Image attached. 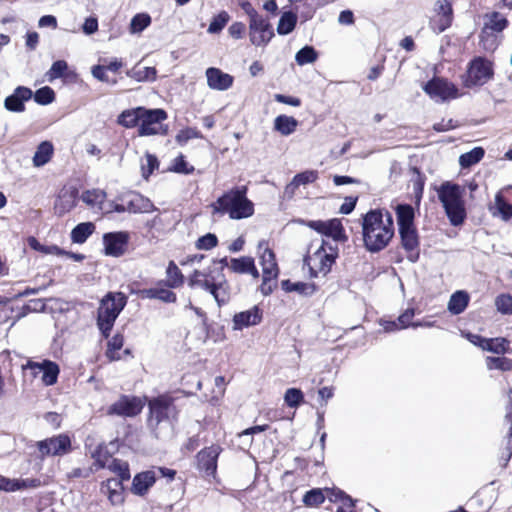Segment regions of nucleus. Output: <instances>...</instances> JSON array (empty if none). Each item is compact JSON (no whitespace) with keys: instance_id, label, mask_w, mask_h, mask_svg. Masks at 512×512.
<instances>
[{"instance_id":"obj_1","label":"nucleus","mask_w":512,"mask_h":512,"mask_svg":"<svg viewBox=\"0 0 512 512\" xmlns=\"http://www.w3.org/2000/svg\"><path fill=\"white\" fill-rule=\"evenodd\" d=\"M365 248L372 253L383 250L394 236L393 217L389 212L370 210L362 218Z\"/></svg>"},{"instance_id":"obj_2","label":"nucleus","mask_w":512,"mask_h":512,"mask_svg":"<svg viewBox=\"0 0 512 512\" xmlns=\"http://www.w3.org/2000/svg\"><path fill=\"white\" fill-rule=\"evenodd\" d=\"M216 262L214 260V263ZM218 262L221 264V268L217 272L211 267L203 271L194 270L188 278V286L192 289L201 288L209 292L218 306L221 307L229 302L231 296L230 285L223 274V268L230 267V262L228 263L227 257L220 259Z\"/></svg>"},{"instance_id":"obj_3","label":"nucleus","mask_w":512,"mask_h":512,"mask_svg":"<svg viewBox=\"0 0 512 512\" xmlns=\"http://www.w3.org/2000/svg\"><path fill=\"white\" fill-rule=\"evenodd\" d=\"M247 186H236L218 197L211 204L213 214H228L233 220L249 218L254 214V204L247 198Z\"/></svg>"},{"instance_id":"obj_4","label":"nucleus","mask_w":512,"mask_h":512,"mask_svg":"<svg viewBox=\"0 0 512 512\" xmlns=\"http://www.w3.org/2000/svg\"><path fill=\"white\" fill-rule=\"evenodd\" d=\"M436 192L451 225H461L466 218L463 188L456 183L445 181L436 189Z\"/></svg>"},{"instance_id":"obj_5","label":"nucleus","mask_w":512,"mask_h":512,"mask_svg":"<svg viewBox=\"0 0 512 512\" xmlns=\"http://www.w3.org/2000/svg\"><path fill=\"white\" fill-rule=\"evenodd\" d=\"M148 407V427L159 438L162 435V428H170L172 419L177 416L174 400L167 394L159 395L149 400Z\"/></svg>"},{"instance_id":"obj_6","label":"nucleus","mask_w":512,"mask_h":512,"mask_svg":"<svg viewBox=\"0 0 512 512\" xmlns=\"http://www.w3.org/2000/svg\"><path fill=\"white\" fill-rule=\"evenodd\" d=\"M127 304L125 294L108 293L100 303L97 313V326L105 338H108L120 312Z\"/></svg>"},{"instance_id":"obj_7","label":"nucleus","mask_w":512,"mask_h":512,"mask_svg":"<svg viewBox=\"0 0 512 512\" xmlns=\"http://www.w3.org/2000/svg\"><path fill=\"white\" fill-rule=\"evenodd\" d=\"M338 256L337 246H332L322 242L321 246L307 258L305 263L309 267L312 277H317L319 274L326 275L334 264Z\"/></svg>"},{"instance_id":"obj_8","label":"nucleus","mask_w":512,"mask_h":512,"mask_svg":"<svg viewBox=\"0 0 512 512\" xmlns=\"http://www.w3.org/2000/svg\"><path fill=\"white\" fill-rule=\"evenodd\" d=\"M493 75L492 62L483 57H476L468 65L463 84L466 88L483 86L493 78Z\"/></svg>"},{"instance_id":"obj_9","label":"nucleus","mask_w":512,"mask_h":512,"mask_svg":"<svg viewBox=\"0 0 512 512\" xmlns=\"http://www.w3.org/2000/svg\"><path fill=\"white\" fill-rule=\"evenodd\" d=\"M167 117V112L161 108L147 109L143 107L141 122L138 127V135H166L168 129L164 127L163 121H165Z\"/></svg>"},{"instance_id":"obj_10","label":"nucleus","mask_w":512,"mask_h":512,"mask_svg":"<svg viewBox=\"0 0 512 512\" xmlns=\"http://www.w3.org/2000/svg\"><path fill=\"white\" fill-rule=\"evenodd\" d=\"M38 458L64 456L71 451V439L66 434H58L36 442Z\"/></svg>"},{"instance_id":"obj_11","label":"nucleus","mask_w":512,"mask_h":512,"mask_svg":"<svg viewBox=\"0 0 512 512\" xmlns=\"http://www.w3.org/2000/svg\"><path fill=\"white\" fill-rule=\"evenodd\" d=\"M423 90L436 101H446L458 97L457 87L446 79L434 77L423 86Z\"/></svg>"},{"instance_id":"obj_12","label":"nucleus","mask_w":512,"mask_h":512,"mask_svg":"<svg viewBox=\"0 0 512 512\" xmlns=\"http://www.w3.org/2000/svg\"><path fill=\"white\" fill-rule=\"evenodd\" d=\"M22 370L31 371L34 377L38 374H42L41 379L46 386L54 385L57 382L60 372L59 366L50 360H43L42 362L28 360L22 365Z\"/></svg>"},{"instance_id":"obj_13","label":"nucleus","mask_w":512,"mask_h":512,"mask_svg":"<svg viewBox=\"0 0 512 512\" xmlns=\"http://www.w3.org/2000/svg\"><path fill=\"white\" fill-rule=\"evenodd\" d=\"M434 11L436 15L430 21V27L435 33L440 34L452 25L454 19L451 0H437Z\"/></svg>"},{"instance_id":"obj_14","label":"nucleus","mask_w":512,"mask_h":512,"mask_svg":"<svg viewBox=\"0 0 512 512\" xmlns=\"http://www.w3.org/2000/svg\"><path fill=\"white\" fill-rule=\"evenodd\" d=\"M250 41L255 46H265L274 36V31L269 21L260 16L249 21Z\"/></svg>"},{"instance_id":"obj_15","label":"nucleus","mask_w":512,"mask_h":512,"mask_svg":"<svg viewBox=\"0 0 512 512\" xmlns=\"http://www.w3.org/2000/svg\"><path fill=\"white\" fill-rule=\"evenodd\" d=\"M129 233L126 231L109 232L103 235L104 253L107 256L120 257L127 248Z\"/></svg>"},{"instance_id":"obj_16","label":"nucleus","mask_w":512,"mask_h":512,"mask_svg":"<svg viewBox=\"0 0 512 512\" xmlns=\"http://www.w3.org/2000/svg\"><path fill=\"white\" fill-rule=\"evenodd\" d=\"M143 408L142 402L137 397L122 396L108 408L109 415L133 417L138 415Z\"/></svg>"},{"instance_id":"obj_17","label":"nucleus","mask_w":512,"mask_h":512,"mask_svg":"<svg viewBox=\"0 0 512 512\" xmlns=\"http://www.w3.org/2000/svg\"><path fill=\"white\" fill-rule=\"evenodd\" d=\"M222 448L219 445H211L202 449L197 454V467L207 476H213L217 469V459Z\"/></svg>"},{"instance_id":"obj_18","label":"nucleus","mask_w":512,"mask_h":512,"mask_svg":"<svg viewBox=\"0 0 512 512\" xmlns=\"http://www.w3.org/2000/svg\"><path fill=\"white\" fill-rule=\"evenodd\" d=\"M33 96V91L25 86H18L13 93L4 100V107L10 112L21 113L25 111V102Z\"/></svg>"},{"instance_id":"obj_19","label":"nucleus","mask_w":512,"mask_h":512,"mask_svg":"<svg viewBox=\"0 0 512 512\" xmlns=\"http://www.w3.org/2000/svg\"><path fill=\"white\" fill-rule=\"evenodd\" d=\"M207 85L210 89L217 91H226L232 87L234 77L223 72L219 68L209 67L206 72Z\"/></svg>"},{"instance_id":"obj_20","label":"nucleus","mask_w":512,"mask_h":512,"mask_svg":"<svg viewBox=\"0 0 512 512\" xmlns=\"http://www.w3.org/2000/svg\"><path fill=\"white\" fill-rule=\"evenodd\" d=\"M402 247L409 252L408 259L416 262L419 257V237L415 227L399 228Z\"/></svg>"},{"instance_id":"obj_21","label":"nucleus","mask_w":512,"mask_h":512,"mask_svg":"<svg viewBox=\"0 0 512 512\" xmlns=\"http://www.w3.org/2000/svg\"><path fill=\"white\" fill-rule=\"evenodd\" d=\"M262 320V311L258 306L236 313L233 316V330H242L244 328L257 325Z\"/></svg>"},{"instance_id":"obj_22","label":"nucleus","mask_w":512,"mask_h":512,"mask_svg":"<svg viewBox=\"0 0 512 512\" xmlns=\"http://www.w3.org/2000/svg\"><path fill=\"white\" fill-rule=\"evenodd\" d=\"M258 248L260 251L262 250V254L260 256V264L262 266L265 279H276L279 269L276 263L274 252L267 247L265 242H260Z\"/></svg>"},{"instance_id":"obj_23","label":"nucleus","mask_w":512,"mask_h":512,"mask_svg":"<svg viewBox=\"0 0 512 512\" xmlns=\"http://www.w3.org/2000/svg\"><path fill=\"white\" fill-rule=\"evenodd\" d=\"M123 201L129 213H150L157 210L150 199L139 193H131L127 195Z\"/></svg>"},{"instance_id":"obj_24","label":"nucleus","mask_w":512,"mask_h":512,"mask_svg":"<svg viewBox=\"0 0 512 512\" xmlns=\"http://www.w3.org/2000/svg\"><path fill=\"white\" fill-rule=\"evenodd\" d=\"M41 486V480L38 478L9 479L0 477V490L6 492H15L18 490L34 489Z\"/></svg>"},{"instance_id":"obj_25","label":"nucleus","mask_w":512,"mask_h":512,"mask_svg":"<svg viewBox=\"0 0 512 512\" xmlns=\"http://www.w3.org/2000/svg\"><path fill=\"white\" fill-rule=\"evenodd\" d=\"M123 482L124 480H118L116 478L107 479L101 485V492L107 495L112 505L121 504L123 498Z\"/></svg>"},{"instance_id":"obj_26","label":"nucleus","mask_w":512,"mask_h":512,"mask_svg":"<svg viewBox=\"0 0 512 512\" xmlns=\"http://www.w3.org/2000/svg\"><path fill=\"white\" fill-rule=\"evenodd\" d=\"M484 26L482 29V33H487L488 31L501 33L503 32L509 25V21L506 16L502 15L500 12L493 11L490 13H486L484 15Z\"/></svg>"},{"instance_id":"obj_27","label":"nucleus","mask_w":512,"mask_h":512,"mask_svg":"<svg viewBox=\"0 0 512 512\" xmlns=\"http://www.w3.org/2000/svg\"><path fill=\"white\" fill-rule=\"evenodd\" d=\"M156 481V471L147 470L135 475L132 483V492L136 495H144Z\"/></svg>"},{"instance_id":"obj_28","label":"nucleus","mask_w":512,"mask_h":512,"mask_svg":"<svg viewBox=\"0 0 512 512\" xmlns=\"http://www.w3.org/2000/svg\"><path fill=\"white\" fill-rule=\"evenodd\" d=\"M77 194L78 192L75 189L63 190L55 202V213L62 216L71 211L76 205Z\"/></svg>"},{"instance_id":"obj_29","label":"nucleus","mask_w":512,"mask_h":512,"mask_svg":"<svg viewBox=\"0 0 512 512\" xmlns=\"http://www.w3.org/2000/svg\"><path fill=\"white\" fill-rule=\"evenodd\" d=\"M138 295L142 299H157L164 303H175L177 300L173 291L162 287L142 289L138 291Z\"/></svg>"},{"instance_id":"obj_30","label":"nucleus","mask_w":512,"mask_h":512,"mask_svg":"<svg viewBox=\"0 0 512 512\" xmlns=\"http://www.w3.org/2000/svg\"><path fill=\"white\" fill-rule=\"evenodd\" d=\"M230 269L239 274H251L254 278L259 277V272L252 257L243 256L230 260Z\"/></svg>"},{"instance_id":"obj_31","label":"nucleus","mask_w":512,"mask_h":512,"mask_svg":"<svg viewBox=\"0 0 512 512\" xmlns=\"http://www.w3.org/2000/svg\"><path fill=\"white\" fill-rule=\"evenodd\" d=\"M327 498L331 502L340 503L336 512H353L354 501L350 496L346 495L343 491L339 489H328Z\"/></svg>"},{"instance_id":"obj_32","label":"nucleus","mask_w":512,"mask_h":512,"mask_svg":"<svg viewBox=\"0 0 512 512\" xmlns=\"http://www.w3.org/2000/svg\"><path fill=\"white\" fill-rule=\"evenodd\" d=\"M395 211L399 228L415 227V212L410 204H398Z\"/></svg>"},{"instance_id":"obj_33","label":"nucleus","mask_w":512,"mask_h":512,"mask_svg":"<svg viewBox=\"0 0 512 512\" xmlns=\"http://www.w3.org/2000/svg\"><path fill=\"white\" fill-rule=\"evenodd\" d=\"M142 113L143 107L124 110L118 116L117 122L125 128H134L140 125Z\"/></svg>"},{"instance_id":"obj_34","label":"nucleus","mask_w":512,"mask_h":512,"mask_svg":"<svg viewBox=\"0 0 512 512\" xmlns=\"http://www.w3.org/2000/svg\"><path fill=\"white\" fill-rule=\"evenodd\" d=\"M54 147L50 141L41 142L33 156V165L35 167H42L47 164L53 155Z\"/></svg>"},{"instance_id":"obj_35","label":"nucleus","mask_w":512,"mask_h":512,"mask_svg":"<svg viewBox=\"0 0 512 512\" xmlns=\"http://www.w3.org/2000/svg\"><path fill=\"white\" fill-rule=\"evenodd\" d=\"M298 121L287 115H279L274 120V129L283 136H289L295 132Z\"/></svg>"},{"instance_id":"obj_36","label":"nucleus","mask_w":512,"mask_h":512,"mask_svg":"<svg viewBox=\"0 0 512 512\" xmlns=\"http://www.w3.org/2000/svg\"><path fill=\"white\" fill-rule=\"evenodd\" d=\"M469 303V295L465 291H456L450 297L448 302V310L453 315L462 313Z\"/></svg>"},{"instance_id":"obj_37","label":"nucleus","mask_w":512,"mask_h":512,"mask_svg":"<svg viewBox=\"0 0 512 512\" xmlns=\"http://www.w3.org/2000/svg\"><path fill=\"white\" fill-rule=\"evenodd\" d=\"M318 178V172L315 170H307L302 173H298L294 176L293 180L290 184L286 186V193H294V190L298 188L300 185H306L309 183H313Z\"/></svg>"},{"instance_id":"obj_38","label":"nucleus","mask_w":512,"mask_h":512,"mask_svg":"<svg viewBox=\"0 0 512 512\" xmlns=\"http://www.w3.org/2000/svg\"><path fill=\"white\" fill-rule=\"evenodd\" d=\"M282 289L286 292H297L303 296H311L316 291V286L313 283L307 282H291L290 280L282 281Z\"/></svg>"},{"instance_id":"obj_39","label":"nucleus","mask_w":512,"mask_h":512,"mask_svg":"<svg viewBox=\"0 0 512 512\" xmlns=\"http://www.w3.org/2000/svg\"><path fill=\"white\" fill-rule=\"evenodd\" d=\"M106 199V192L101 189L86 190L81 195V200L91 208L98 207L103 209L102 205Z\"/></svg>"},{"instance_id":"obj_40","label":"nucleus","mask_w":512,"mask_h":512,"mask_svg":"<svg viewBox=\"0 0 512 512\" xmlns=\"http://www.w3.org/2000/svg\"><path fill=\"white\" fill-rule=\"evenodd\" d=\"M95 225L92 222H83L76 225L71 231L73 243L82 244L94 232Z\"/></svg>"},{"instance_id":"obj_41","label":"nucleus","mask_w":512,"mask_h":512,"mask_svg":"<svg viewBox=\"0 0 512 512\" xmlns=\"http://www.w3.org/2000/svg\"><path fill=\"white\" fill-rule=\"evenodd\" d=\"M325 236L331 237L335 242L345 241L347 239L342 223L339 219L326 221Z\"/></svg>"},{"instance_id":"obj_42","label":"nucleus","mask_w":512,"mask_h":512,"mask_svg":"<svg viewBox=\"0 0 512 512\" xmlns=\"http://www.w3.org/2000/svg\"><path fill=\"white\" fill-rule=\"evenodd\" d=\"M91 457L94 459L93 467L95 470L105 468L108 464L111 456L107 449V446L103 443L99 444L92 452Z\"/></svg>"},{"instance_id":"obj_43","label":"nucleus","mask_w":512,"mask_h":512,"mask_svg":"<svg viewBox=\"0 0 512 512\" xmlns=\"http://www.w3.org/2000/svg\"><path fill=\"white\" fill-rule=\"evenodd\" d=\"M167 280L165 285L169 288L180 287L184 282V276L174 261H170L166 270Z\"/></svg>"},{"instance_id":"obj_44","label":"nucleus","mask_w":512,"mask_h":512,"mask_svg":"<svg viewBox=\"0 0 512 512\" xmlns=\"http://www.w3.org/2000/svg\"><path fill=\"white\" fill-rule=\"evenodd\" d=\"M485 151L482 147H475L469 152H466L459 157V164L462 168H469L484 157Z\"/></svg>"},{"instance_id":"obj_45","label":"nucleus","mask_w":512,"mask_h":512,"mask_svg":"<svg viewBox=\"0 0 512 512\" xmlns=\"http://www.w3.org/2000/svg\"><path fill=\"white\" fill-rule=\"evenodd\" d=\"M297 23V17L292 12H284L279 19L277 32L280 35H287L291 33Z\"/></svg>"},{"instance_id":"obj_46","label":"nucleus","mask_w":512,"mask_h":512,"mask_svg":"<svg viewBox=\"0 0 512 512\" xmlns=\"http://www.w3.org/2000/svg\"><path fill=\"white\" fill-rule=\"evenodd\" d=\"M484 348L483 350L495 353L505 354L508 349L509 341L506 338H487L486 341H482Z\"/></svg>"},{"instance_id":"obj_47","label":"nucleus","mask_w":512,"mask_h":512,"mask_svg":"<svg viewBox=\"0 0 512 512\" xmlns=\"http://www.w3.org/2000/svg\"><path fill=\"white\" fill-rule=\"evenodd\" d=\"M106 467L118 476V480L128 481L130 479L129 465L126 461L111 459Z\"/></svg>"},{"instance_id":"obj_48","label":"nucleus","mask_w":512,"mask_h":512,"mask_svg":"<svg viewBox=\"0 0 512 512\" xmlns=\"http://www.w3.org/2000/svg\"><path fill=\"white\" fill-rule=\"evenodd\" d=\"M327 490L328 489H325L326 494H324V491L319 488H314L307 491L303 496V503L309 507L322 504L325 498H327Z\"/></svg>"},{"instance_id":"obj_49","label":"nucleus","mask_w":512,"mask_h":512,"mask_svg":"<svg viewBox=\"0 0 512 512\" xmlns=\"http://www.w3.org/2000/svg\"><path fill=\"white\" fill-rule=\"evenodd\" d=\"M27 242H28V245H29V247L31 249H33L35 251H38V252H41V253L46 254V255L47 254H54V255H63L64 254V250H62L58 246H56V245H50V246L43 245L33 236H30L27 239Z\"/></svg>"},{"instance_id":"obj_50","label":"nucleus","mask_w":512,"mask_h":512,"mask_svg":"<svg viewBox=\"0 0 512 512\" xmlns=\"http://www.w3.org/2000/svg\"><path fill=\"white\" fill-rule=\"evenodd\" d=\"M230 20V15L226 11H221L214 16L209 24L207 32L210 34L220 33Z\"/></svg>"},{"instance_id":"obj_51","label":"nucleus","mask_w":512,"mask_h":512,"mask_svg":"<svg viewBox=\"0 0 512 512\" xmlns=\"http://www.w3.org/2000/svg\"><path fill=\"white\" fill-rule=\"evenodd\" d=\"M123 345H124L123 335L115 334L108 342L106 356L112 361L119 360L120 355L118 352L123 347Z\"/></svg>"},{"instance_id":"obj_52","label":"nucleus","mask_w":512,"mask_h":512,"mask_svg":"<svg viewBox=\"0 0 512 512\" xmlns=\"http://www.w3.org/2000/svg\"><path fill=\"white\" fill-rule=\"evenodd\" d=\"M318 54L314 47L312 46H305L301 48L295 56V60L298 65H306L313 63L317 60Z\"/></svg>"},{"instance_id":"obj_53","label":"nucleus","mask_w":512,"mask_h":512,"mask_svg":"<svg viewBox=\"0 0 512 512\" xmlns=\"http://www.w3.org/2000/svg\"><path fill=\"white\" fill-rule=\"evenodd\" d=\"M486 366L489 370L497 369L503 372L512 370V359L506 357H487Z\"/></svg>"},{"instance_id":"obj_54","label":"nucleus","mask_w":512,"mask_h":512,"mask_svg":"<svg viewBox=\"0 0 512 512\" xmlns=\"http://www.w3.org/2000/svg\"><path fill=\"white\" fill-rule=\"evenodd\" d=\"M151 23V17L146 13L136 14L130 22V32L132 34L140 33Z\"/></svg>"},{"instance_id":"obj_55","label":"nucleus","mask_w":512,"mask_h":512,"mask_svg":"<svg viewBox=\"0 0 512 512\" xmlns=\"http://www.w3.org/2000/svg\"><path fill=\"white\" fill-rule=\"evenodd\" d=\"M495 208L504 221H508L512 218V204L505 201L502 192H498L495 196Z\"/></svg>"},{"instance_id":"obj_56","label":"nucleus","mask_w":512,"mask_h":512,"mask_svg":"<svg viewBox=\"0 0 512 512\" xmlns=\"http://www.w3.org/2000/svg\"><path fill=\"white\" fill-rule=\"evenodd\" d=\"M32 98L37 104L40 105H48L52 103L55 99V92L49 86H44L39 88L35 93H33Z\"/></svg>"},{"instance_id":"obj_57","label":"nucleus","mask_w":512,"mask_h":512,"mask_svg":"<svg viewBox=\"0 0 512 512\" xmlns=\"http://www.w3.org/2000/svg\"><path fill=\"white\" fill-rule=\"evenodd\" d=\"M285 403L291 408H297L304 402V394L300 389L289 388L284 395Z\"/></svg>"},{"instance_id":"obj_58","label":"nucleus","mask_w":512,"mask_h":512,"mask_svg":"<svg viewBox=\"0 0 512 512\" xmlns=\"http://www.w3.org/2000/svg\"><path fill=\"white\" fill-rule=\"evenodd\" d=\"M129 75L139 82L154 80L156 78V69L154 67L134 68Z\"/></svg>"},{"instance_id":"obj_59","label":"nucleus","mask_w":512,"mask_h":512,"mask_svg":"<svg viewBox=\"0 0 512 512\" xmlns=\"http://www.w3.org/2000/svg\"><path fill=\"white\" fill-rule=\"evenodd\" d=\"M497 311L501 314H512V296L510 294H500L495 299Z\"/></svg>"},{"instance_id":"obj_60","label":"nucleus","mask_w":512,"mask_h":512,"mask_svg":"<svg viewBox=\"0 0 512 512\" xmlns=\"http://www.w3.org/2000/svg\"><path fill=\"white\" fill-rule=\"evenodd\" d=\"M218 245V238L213 233H207L200 238L195 243V247L198 250H211Z\"/></svg>"},{"instance_id":"obj_61","label":"nucleus","mask_w":512,"mask_h":512,"mask_svg":"<svg viewBox=\"0 0 512 512\" xmlns=\"http://www.w3.org/2000/svg\"><path fill=\"white\" fill-rule=\"evenodd\" d=\"M68 65L64 60L55 61L49 71L46 73L48 80L51 82L55 79L61 78L67 70Z\"/></svg>"},{"instance_id":"obj_62","label":"nucleus","mask_w":512,"mask_h":512,"mask_svg":"<svg viewBox=\"0 0 512 512\" xmlns=\"http://www.w3.org/2000/svg\"><path fill=\"white\" fill-rule=\"evenodd\" d=\"M202 138V134L196 128H186L176 135V141L180 145L186 144L191 139Z\"/></svg>"},{"instance_id":"obj_63","label":"nucleus","mask_w":512,"mask_h":512,"mask_svg":"<svg viewBox=\"0 0 512 512\" xmlns=\"http://www.w3.org/2000/svg\"><path fill=\"white\" fill-rule=\"evenodd\" d=\"M415 315V310L413 308L406 309L399 317L398 322L400 324L401 328H407V327H418L421 326V323L419 322H411L412 318Z\"/></svg>"},{"instance_id":"obj_64","label":"nucleus","mask_w":512,"mask_h":512,"mask_svg":"<svg viewBox=\"0 0 512 512\" xmlns=\"http://www.w3.org/2000/svg\"><path fill=\"white\" fill-rule=\"evenodd\" d=\"M173 171L188 175L194 171V167L187 163L183 155H180L174 160Z\"/></svg>"}]
</instances>
